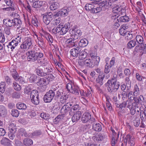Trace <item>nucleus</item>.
I'll use <instances>...</instances> for the list:
<instances>
[{
  "instance_id": "nucleus-1",
  "label": "nucleus",
  "mask_w": 146,
  "mask_h": 146,
  "mask_svg": "<svg viewBox=\"0 0 146 146\" xmlns=\"http://www.w3.org/2000/svg\"><path fill=\"white\" fill-rule=\"evenodd\" d=\"M87 53L85 50H82L79 56V60L78 64L80 66L88 68H92L95 65H98L100 61V57L97 56L96 52L90 54V57L85 59L86 57Z\"/></svg>"
},
{
  "instance_id": "nucleus-2",
  "label": "nucleus",
  "mask_w": 146,
  "mask_h": 146,
  "mask_svg": "<svg viewBox=\"0 0 146 146\" xmlns=\"http://www.w3.org/2000/svg\"><path fill=\"white\" fill-rule=\"evenodd\" d=\"M70 27V24L67 23L64 25L60 23L56 28H54L52 32L55 34L63 35L66 34Z\"/></svg>"
},
{
  "instance_id": "nucleus-3",
  "label": "nucleus",
  "mask_w": 146,
  "mask_h": 146,
  "mask_svg": "<svg viewBox=\"0 0 146 146\" xmlns=\"http://www.w3.org/2000/svg\"><path fill=\"white\" fill-rule=\"evenodd\" d=\"M105 85L107 88L108 90L110 92L116 91L119 86V85L116 82V80L115 78L108 80Z\"/></svg>"
},
{
  "instance_id": "nucleus-4",
  "label": "nucleus",
  "mask_w": 146,
  "mask_h": 146,
  "mask_svg": "<svg viewBox=\"0 0 146 146\" xmlns=\"http://www.w3.org/2000/svg\"><path fill=\"white\" fill-rule=\"evenodd\" d=\"M66 89L71 93L77 95L79 94V89L77 85L74 84L73 81L69 80L66 85Z\"/></svg>"
},
{
  "instance_id": "nucleus-5",
  "label": "nucleus",
  "mask_w": 146,
  "mask_h": 146,
  "mask_svg": "<svg viewBox=\"0 0 146 146\" xmlns=\"http://www.w3.org/2000/svg\"><path fill=\"white\" fill-rule=\"evenodd\" d=\"M3 22L7 26L9 27H16L19 26L21 24V21L20 19L16 18L12 20L4 19Z\"/></svg>"
},
{
  "instance_id": "nucleus-6",
  "label": "nucleus",
  "mask_w": 146,
  "mask_h": 146,
  "mask_svg": "<svg viewBox=\"0 0 146 146\" xmlns=\"http://www.w3.org/2000/svg\"><path fill=\"white\" fill-rule=\"evenodd\" d=\"M54 90H50L47 92L43 97V100L46 103L50 102L55 96Z\"/></svg>"
},
{
  "instance_id": "nucleus-7",
  "label": "nucleus",
  "mask_w": 146,
  "mask_h": 146,
  "mask_svg": "<svg viewBox=\"0 0 146 146\" xmlns=\"http://www.w3.org/2000/svg\"><path fill=\"white\" fill-rule=\"evenodd\" d=\"M30 97L33 103L35 105H37L39 104L38 94L36 90H33L31 92Z\"/></svg>"
},
{
  "instance_id": "nucleus-8",
  "label": "nucleus",
  "mask_w": 146,
  "mask_h": 146,
  "mask_svg": "<svg viewBox=\"0 0 146 146\" xmlns=\"http://www.w3.org/2000/svg\"><path fill=\"white\" fill-rule=\"evenodd\" d=\"M21 38L20 36H18L15 39L9 42L8 45H7L8 48H10L12 50H13L17 46L19 42H20Z\"/></svg>"
},
{
  "instance_id": "nucleus-9",
  "label": "nucleus",
  "mask_w": 146,
  "mask_h": 146,
  "mask_svg": "<svg viewBox=\"0 0 146 146\" xmlns=\"http://www.w3.org/2000/svg\"><path fill=\"white\" fill-rule=\"evenodd\" d=\"M32 44L31 39V38L26 37L25 39V41L20 46L21 49L27 50L29 49Z\"/></svg>"
},
{
  "instance_id": "nucleus-10",
  "label": "nucleus",
  "mask_w": 146,
  "mask_h": 146,
  "mask_svg": "<svg viewBox=\"0 0 146 146\" xmlns=\"http://www.w3.org/2000/svg\"><path fill=\"white\" fill-rule=\"evenodd\" d=\"M92 139L94 141L104 143L106 140V136L100 133L95 134L92 137Z\"/></svg>"
},
{
  "instance_id": "nucleus-11",
  "label": "nucleus",
  "mask_w": 146,
  "mask_h": 146,
  "mask_svg": "<svg viewBox=\"0 0 146 146\" xmlns=\"http://www.w3.org/2000/svg\"><path fill=\"white\" fill-rule=\"evenodd\" d=\"M70 34L71 36H73L75 38L76 37V38L78 39L81 35L82 33L80 29L76 28V26H74L70 29Z\"/></svg>"
},
{
  "instance_id": "nucleus-12",
  "label": "nucleus",
  "mask_w": 146,
  "mask_h": 146,
  "mask_svg": "<svg viewBox=\"0 0 146 146\" xmlns=\"http://www.w3.org/2000/svg\"><path fill=\"white\" fill-rule=\"evenodd\" d=\"M53 15L52 13L51 12L45 13L43 17L44 22L47 25H48L52 19Z\"/></svg>"
},
{
  "instance_id": "nucleus-13",
  "label": "nucleus",
  "mask_w": 146,
  "mask_h": 146,
  "mask_svg": "<svg viewBox=\"0 0 146 146\" xmlns=\"http://www.w3.org/2000/svg\"><path fill=\"white\" fill-rule=\"evenodd\" d=\"M36 52L33 51H29L26 53L27 56V59L29 61H34L36 60L35 57Z\"/></svg>"
},
{
  "instance_id": "nucleus-14",
  "label": "nucleus",
  "mask_w": 146,
  "mask_h": 146,
  "mask_svg": "<svg viewBox=\"0 0 146 146\" xmlns=\"http://www.w3.org/2000/svg\"><path fill=\"white\" fill-rule=\"evenodd\" d=\"M81 48L78 47L72 49L70 52V54L73 57L76 58L80 55Z\"/></svg>"
},
{
  "instance_id": "nucleus-15",
  "label": "nucleus",
  "mask_w": 146,
  "mask_h": 146,
  "mask_svg": "<svg viewBox=\"0 0 146 146\" xmlns=\"http://www.w3.org/2000/svg\"><path fill=\"white\" fill-rule=\"evenodd\" d=\"M91 119L90 114L88 112H85L82 116L81 118L82 121L84 123L90 122Z\"/></svg>"
},
{
  "instance_id": "nucleus-16",
  "label": "nucleus",
  "mask_w": 146,
  "mask_h": 146,
  "mask_svg": "<svg viewBox=\"0 0 146 146\" xmlns=\"http://www.w3.org/2000/svg\"><path fill=\"white\" fill-rule=\"evenodd\" d=\"M72 105L70 103H67L64 105L61 108L60 111L61 113L64 115L68 112L70 110V107Z\"/></svg>"
},
{
  "instance_id": "nucleus-17",
  "label": "nucleus",
  "mask_w": 146,
  "mask_h": 146,
  "mask_svg": "<svg viewBox=\"0 0 146 146\" xmlns=\"http://www.w3.org/2000/svg\"><path fill=\"white\" fill-rule=\"evenodd\" d=\"M74 38H70L67 39L65 41V44L66 46L69 47H72L75 45V42Z\"/></svg>"
},
{
  "instance_id": "nucleus-18",
  "label": "nucleus",
  "mask_w": 146,
  "mask_h": 146,
  "mask_svg": "<svg viewBox=\"0 0 146 146\" xmlns=\"http://www.w3.org/2000/svg\"><path fill=\"white\" fill-rule=\"evenodd\" d=\"M23 2V0H18V4L19 6V7H18V9L19 8V7L20 8H21L22 9L24 8L25 9H31L30 6L28 3H27L26 4H24Z\"/></svg>"
},
{
  "instance_id": "nucleus-19",
  "label": "nucleus",
  "mask_w": 146,
  "mask_h": 146,
  "mask_svg": "<svg viewBox=\"0 0 146 146\" xmlns=\"http://www.w3.org/2000/svg\"><path fill=\"white\" fill-rule=\"evenodd\" d=\"M82 115L81 112L78 111L76 112L72 117V120L73 122H74L78 121L80 119Z\"/></svg>"
},
{
  "instance_id": "nucleus-20",
  "label": "nucleus",
  "mask_w": 146,
  "mask_h": 146,
  "mask_svg": "<svg viewBox=\"0 0 146 146\" xmlns=\"http://www.w3.org/2000/svg\"><path fill=\"white\" fill-rule=\"evenodd\" d=\"M105 78L104 74H99L96 80V82L101 86L103 84V80Z\"/></svg>"
},
{
  "instance_id": "nucleus-21",
  "label": "nucleus",
  "mask_w": 146,
  "mask_h": 146,
  "mask_svg": "<svg viewBox=\"0 0 146 146\" xmlns=\"http://www.w3.org/2000/svg\"><path fill=\"white\" fill-rule=\"evenodd\" d=\"M60 21L61 19L60 18L55 19L51 22L49 26H50V28H51L58 25L60 23Z\"/></svg>"
},
{
  "instance_id": "nucleus-22",
  "label": "nucleus",
  "mask_w": 146,
  "mask_h": 146,
  "mask_svg": "<svg viewBox=\"0 0 146 146\" xmlns=\"http://www.w3.org/2000/svg\"><path fill=\"white\" fill-rule=\"evenodd\" d=\"M128 28L127 25H121L119 29V33L120 35L122 36L125 35V34L127 32L126 29Z\"/></svg>"
},
{
  "instance_id": "nucleus-23",
  "label": "nucleus",
  "mask_w": 146,
  "mask_h": 146,
  "mask_svg": "<svg viewBox=\"0 0 146 146\" xmlns=\"http://www.w3.org/2000/svg\"><path fill=\"white\" fill-rule=\"evenodd\" d=\"M68 13V11L67 10H61L59 11L58 12L53 15L54 16L56 17L59 16H62L63 17H65L67 16Z\"/></svg>"
},
{
  "instance_id": "nucleus-24",
  "label": "nucleus",
  "mask_w": 146,
  "mask_h": 146,
  "mask_svg": "<svg viewBox=\"0 0 146 146\" xmlns=\"http://www.w3.org/2000/svg\"><path fill=\"white\" fill-rule=\"evenodd\" d=\"M50 5V9H57L60 6L59 4L57 2H54L53 1H51L49 2Z\"/></svg>"
},
{
  "instance_id": "nucleus-25",
  "label": "nucleus",
  "mask_w": 146,
  "mask_h": 146,
  "mask_svg": "<svg viewBox=\"0 0 146 146\" xmlns=\"http://www.w3.org/2000/svg\"><path fill=\"white\" fill-rule=\"evenodd\" d=\"M4 33L5 34L8 39H10L12 37V34L10 31V29L8 27H5L4 29Z\"/></svg>"
},
{
  "instance_id": "nucleus-26",
  "label": "nucleus",
  "mask_w": 146,
  "mask_h": 146,
  "mask_svg": "<svg viewBox=\"0 0 146 146\" xmlns=\"http://www.w3.org/2000/svg\"><path fill=\"white\" fill-rule=\"evenodd\" d=\"M37 85L40 87L45 86L48 84V82L44 78H40L37 82Z\"/></svg>"
},
{
  "instance_id": "nucleus-27",
  "label": "nucleus",
  "mask_w": 146,
  "mask_h": 146,
  "mask_svg": "<svg viewBox=\"0 0 146 146\" xmlns=\"http://www.w3.org/2000/svg\"><path fill=\"white\" fill-rule=\"evenodd\" d=\"M92 129L97 131H100L102 129V127L100 124L98 123H94L93 124Z\"/></svg>"
},
{
  "instance_id": "nucleus-28",
  "label": "nucleus",
  "mask_w": 146,
  "mask_h": 146,
  "mask_svg": "<svg viewBox=\"0 0 146 146\" xmlns=\"http://www.w3.org/2000/svg\"><path fill=\"white\" fill-rule=\"evenodd\" d=\"M80 109L79 106L78 104H76L73 106L70 109L69 113L70 115H72L75 112H77Z\"/></svg>"
},
{
  "instance_id": "nucleus-29",
  "label": "nucleus",
  "mask_w": 146,
  "mask_h": 146,
  "mask_svg": "<svg viewBox=\"0 0 146 146\" xmlns=\"http://www.w3.org/2000/svg\"><path fill=\"white\" fill-rule=\"evenodd\" d=\"M2 145H9V144H11V141L8 138L3 137L0 141Z\"/></svg>"
},
{
  "instance_id": "nucleus-30",
  "label": "nucleus",
  "mask_w": 146,
  "mask_h": 146,
  "mask_svg": "<svg viewBox=\"0 0 146 146\" xmlns=\"http://www.w3.org/2000/svg\"><path fill=\"white\" fill-rule=\"evenodd\" d=\"M88 41L85 38L81 39L78 43L79 46L80 47L86 46L88 44Z\"/></svg>"
},
{
  "instance_id": "nucleus-31",
  "label": "nucleus",
  "mask_w": 146,
  "mask_h": 146,
  "mask_svg": "<svg viewBox=\"0 0 146 146\" xmlns=\"http://www.w3.org/2000/svg\"><path fill=\"white\" fill-rule=\"evenodd\" d=\"M17 107L19 110H25L27 108V106L24 103L19 102L17 104Z\"/></svg>"
},
{
  "instance_id": "nucleus-32",
  "label": "nucleus",
  "mask_w": 146,
  "mask_h": 146,
  "mask_svg": "<svg viewBox=\"0 0 146 146\" xmlns=\"http://www.w3.org/2000/svg\"><path fill=\"white\" fill-rule=\"evenodd\" d=\"M11 75L13 77L15 80H17V79L19 76L16 70L15 69H12L11 70Z\"/></svg>"
},
{
  "instance_id": "nucleus-33",
  "label": "nucleus",
  "mask_w": 146,
  "mask_h": 146,
  "mask_svg": "<svg viewBox=\"0 0 146 146\" xmlns=\"http://www.w3.org/2000/svg\"><path fill=\"white\" fill-rule=\"evenodd\" d=\"M121 10H113L112 11V15L113 17H118L122 14Z\"/></svg>"
},
{
  "instance_id": "nucleus-34",
  "label": "nucleus",
  "mask_w": 146,
  "mask_h": 146,
  "mask_svg": "<svg viewBox=\"0 0 146 146\" xmlns=\"http://www.w3.org/2000/svg\"><path fill=\"white\" fill-rule=\"evenodd\" d=\"M23 143L26 146H29L33 144V141L30 139H25L23 140Z\"/></svg>"
},
{
  "instance_id": "nucleus-35",
  "label": "nucleus",
  "mask_w": 146,
  "mask_h": 146,
  "mask_svg": "<svg viewBox=\"0 0 146 146\" xmlns=\"http://www.w3.org/2000/svg\"><path fill=\"white\" fill-rule=\"evenodd\" d=\"M96 6H98L96 5ZM95 6L91 4H86L85 6V9H97L98 8H99V7H97L95 8Z\"/></svg>"
},
{
  "instance_id": "nucleus-36",
  "label": "nucleus",
  "mask_w": 146,
  "mask_h": 146,
  "mask_svg": "<svg viewBox=\"0 0 146 146\" xmlns=\"http://www.w3.org/2000/svg\"><path fill=\"white\" fill-rule=\"evenodd\" d=\"M46 75V76L44 78L46 80V81L48 82V84L49 82L52 81L54 80V77L51 74H48Z\"/></svg>"
},
{
  "instance_id": "nucleus-37",
  "label": "nucleus",
  "mask_w": 146,
  "mask_h": 146,
  "mask_svg": "<svg viewBox=\"0 0 146 146\" xmlns=\"http://www.w3.org/2000/svg\"><path fill=\"white\" fill-rule=\"evenodd\" d=\"M36 73L38 76H44L46 75V73L43 72L42 69L39 68H38L36 69Z\"/></svg>"
},
{
  "instance_id": "nucleus-38",
  "label": "nucleus",
  "mask_w": 146,
  "mask_h": 146,
  "mask_svg": "<svg viewBox=\"0 0 146 146\" xmlns=\"http://www.w3.org/2000/svg\"><path fill=\"white\" fill-rule=\"evenodd\" d=\"M136 44V42L135 40H131L128 42L127 44V47L131 49L134 47Z\"/></svg>"
},
{
  "instance_id": "nucleus-39",
  "label": "nucleus",
  "mask_w": 146,
  "mask_h": 146,
  "mask_svg": "<svg viewBox=\"0 0 146 146\" xmlns=\"http://www.w3.org/2000/svg\"><path fill=\"white\" fill-rule=\"evenodd\" d=\"M125 38L128 40H129L133 38L132 34L129 31H127L126 33L123 35Z\"/></svg>"
},
{
  "instance_id": "nucleus-40",
  "label": "nucleus",
  "mask_w": 146,
  "mask_h": 146,
  "mask_svg": "<svg viewBox=\"0 0 146 146\" xmlns=\"http://www.w3.org/2000/svg\"><path fill=\"white\" fill-rule=\"evenodd\" d=\"M133 91L134 96H137L139 94V90L137 84L135 85L134 86Z\"/></svg>"
},
{
  "instance_id": "nucleus-41",
  "label": "nucleus",
  "mask_w": 146,
  "mask_h": 146,
  "mask_svg": "<svg viewBox=\"0 0 146 146\" xmlns=\"http://www.w3.org/2000/svg\"><path fill=\"white\" fill-rule=\"evenodd\" d=\"M39 33L41 36H44L45 37L47 35H49V33L46 32L44 29L42 28L40 30Z\"/></svg>"
},
{
  "instance_id": "nucleus-42",
  "label": "nucleus",
  "mask_w": 146,
  "mask_h": 146,
  "mask_svg": "<svg viewBox=\"0 0 146 146\" xmlns=\"http://www.w3.org/2000/svg\"><path fill=\"white\" fill-rule=\"evenodd\" d=\"M6 113V110L5 108L3 106H0V114L1 115H5Z\"/></svg>"
},
{
  "instance_id": "nucleus-43",
  "label": "nucleus",
  "mask_w": 146,
  "mask_h": 146,
  "mask_svg": "<svg viewBox=\"0 0 146 146\" xmlns=\"http://www.w3.org/2000/svg\"><path fill=\"white\" fill-rule=\"evenodd\" d=\"M32 23L35 27H38V24L39 23L37 18L35 16H34L33 17L32 20Z\"/></svg>"
},
{
  "instance_id": "nucleus-44",
  "label": "nucleus",
  "mask_w": 146,
  "mask_h": 146,
  "mask_svg": "<svg viewBox=\"0 0 146 146\" xmlns=\"http://www.w3.org/2000/svg\"><path fill=\"white\" fill-rule=\"evenodd\" d=\"M28 77L29 78V81L32 82L36 80V76L33 74H30L29 75Z\"/></svg>"
},
{
  "instance_id": "nucleus-45",
  "label": "nucleus",
  "mask_w": 146,
  "mask_h": 146,
  "mask_svg": "<svg viewBox=\"0 0 146 146\" xmlns=\"http://www.w3.org/2000/svg\"><path fill=\"white\" fill-rule=\"evenodd\" d=\"M14 89L16 90H20L21 89V86L16 82L13 83V86Z\"/></svg>"
},
{
  "instance_id": "nucleus-46",
  "label": "nucleus",
  "mask_w": 146,
  "mask_h": 146,
  "mask_svg": "<svg viewBox=\"0 0 146 146\" xmlns=\"http://www.w3.org/2000/svg\"><path fill=\"white\" fill-rule=\"evenodd\" d=\"M133 92H129L128 95V97L129 100L130 101L131 104V102L134 99L135 97L134 96V94L133 95Z\"/></svg>"
},
{
  "instance_id": "nucleus-47",
  "label": "nucleus",
  "mask_w": 146,
  "mask_h": 146,
  "mask_svg": "<svg viewBox=\"0 0 146 146\" xmlns=\"http://www.w3.org/2000/svg\"><path fill=\"white\" fill-rule=\"evenodd\" d=\"M8 128L9 131H15V125L14 123H11L9 125L8 127Z\"/></svg>"
},
{
  "instance_id": "nucleus-48",
  "label": "nucleus",
  "mask_w": 146,
  "mask_h": 146,
  "mask_svg": "<svg viewBox=\"0 0 146 146\" xmlns=\"http://www.w3.org/2000/svg\"><path fill=\"white\" fill-rule=\"evenodd\" d=\"M19 111L16 109H13L12 111L11 114L13 117H17L19 115Z\"/></svg>"
},
{
  "instance_id": "nucleus-49",
  "label": "nucleus",
  "mask_w": 146,
  "mask_h": 146,
  "mask_svg": "<svg viewBox=\"0 0 146 146\" xmlns=\"http://www.w3.org/2000/svg\"><path fill=\"white\" fill-rule=\"evenodd\" d=\"M40 116L41 118L45 120H47L49 119V115L48 114L44 112L41 113Z\"/></svg>"
},
{
  "instance_id": "nucleus-50",
  "label": "nucleus",
  "mask_w": 146,
  "mask_h": 146,
  "mask_svg": "<svg viewBox=\"0 0 146 146\" xmlns=\"http://www.w3.org/2000/svg\"><path fill=\"white\" fill-rule=\"evenodd\" d=\"M15 131H9L8 136L11 139L13 140L14 138V134L15 133Z\"/></svg>"
},
{
  "instance_id": "nucleus-51",
  "label": "nucleus",
  "mask_w": 146,
  "mask_h": 146,
  "mask_svg": "<svg viewBox=\"0 0 146 146\" xmlns=\"http://www.w3.org/2000/svg\"><path fill=\"white\" fill-rule=\"evenodd\" d=\"M119 20L122 22H127L129 21V18L127 16L125 15L119 18Z\"/></svg>"
},
{
  "instance_id": "nucleus-52",
  "label": "nucleus",
  "mask_w": 146,
  "mask_h": 146,
  "mask_svg": "<svg viewBox=\"0 0 146 146\" xmlns=\"http://www.w3.org/2000/svg\"><path fill=\"white\" fill-rule=\"evenodd\" d=\"M68 98V96L64 95L62 96L60 99V101L63 104L66 102Z\"/></svg>"
},
{
  "instance_id": "nucleus-53",
  "label": "nucleus",
  "mask_w": 146,
  "mask_h": 146,
  "mask_svg": "<svg viewBox=\"0 0 146 146\" xmlns=\"http://www.w3.org/2000/svg\"><path fill=\"white\" fill-rule=\"evenodd\" d=\"M5 89V83L3 82H1L0 83V92L1 93L4 92Z\"/></svg>"
},
{
  "instance_id": "nucleus-54",
  "label": "nucleus",
  "mask_w": 146,
  "mask_h": 146,
  "mask_svg": "<svg viewBox=\"0 0 146 146\" xmlns=\"http://www.w3.org/2000/svg\"><path fill=\"white\" fill-rule=\"evenodd\" d=\"M49 43H52L53 42V38L52 36L49 34V35H47L45 37Z\"/></svg>"
},
{
  "instance_id": "nucleus-55",
  "label": "nucleus",
  "mask_w": 146,
  "mask_h": 146,
  "mask_svg": "<svg viewBox=\"0 0 146 146\" xmlns=\"http://www.w3.org/2000/svg\"><path fill=\"white\" fill-rule=\"evenodd\" d=\"M110 66H109L108 64L107 63L105 66V69L104 70L105 72L106 73H108L110 71Z\"/></svg>"
},
{
  "instance_id": "nucleus-56",
  "label": "nucleus",
  "mask_w": 146,
  "mask_h": 146,
  "mask_svg": "<svg viewBox=\"0 0 146 146\" xmlns=\"http://www.w3.org/2000/svg\"><path fill=\"white\" fill-rule=\"evenodd\" d=\"M140 122V120L138 118H136L133 121V123L134 126L137 127L139 126Z\"/></svg>"
},
{
  "instance_id": "nucleus-57",
  "label": "nucleus",
  "mask_w": 146,
  "mask_h": 146,
  "mask_svg": "<svg viewBox=\"0 0 146 146\" xmlns=\"http://www.w3.org/2000/svg\"><path fill=\"white\" fill-rule=\"evenodd\" d=\"M136 40L138 42H140L141 43L143 40L142 37L140 35H138L136 37Z\"/></svg>"
},
{
  "instance_id": "nucleus-58",
  "label": "nucleus",
  "mask_w": 146,
  "mask_h": 146,
  "mask_svg": "<svg viewBox=\"0 0 146 146\" xmlns=\"http://www.w3.org/2000/svg\"><path fill=\"white\" fill-rule=\"evenodd\" d=\"M36 40V42L38 43L40 46L42 47L43 45L44 42L43 40L41 39L40 38L37 40Z\"/></svg>"
},
{
  "instance_id": "nucleus-59",
  "label": "nucleus",
  "mask_w": 146,
  "mask_h": 146,
  "mask_svg": "<svg viewBox=\"0 0 146 146\" xmlns=\"http://www.w3.org/2000/svg\"><path fill=\"white\" fill-rule=\"evenodd\" d=\"M55 65L58 67L59 68H60L62 70H64L63 68V66L61 64V63H60L56 61L55 62Z\"/></svg>"
},
{
  "instance_id": "nucleus-60",
  "label": "nucleus",
  "mask_w": 146,
  "mask_h": 146,
  "mask_svg": "<svg viewBox=\"0 0 146 146\" xmlns=\"http://www.w3.org/2000/svg\"><path fill=\"white\" fill-rule=\"evenodd\" d=\"M140 115L141 119L142 121L145 122L146 117L145 118V117L144 116V111H141Z\"/></svg>"
},
{
  "instance_id": "nucleus-61",
  "label": "nucleus",
  "mask_w": 146,
  "mask_h": 146,
  "mask_svg": "<svg viewBox=\"0 0 146 146\" xmlns=\"http://www.w3.org/2000/svg\"><path fill=\"white\" fill-rule=\"evenodd\" d=\"M17 81H19L21 84H23L25 82V81L24 80L23 78L21 76H19L17 79Z\"/></svg>"
},
{
  "instance_id": "nucleus-62",
  "label": "nucleus",
  "mask_w": 146,
  "mask_h": 146,
  "mask_svg": "<svg viewBox=\"0 0 146 146\" xmlns=\"http://www.w3.org/2000/svg\"><path fill=\"white\" fill-rule=\"evenodd\" d=\"M125 82L127 87H130L131 86V82L128 77L125 78Z\"/></svg>"
},
{
  "instance_id": "nucleus-63",
  "label": "nucleus",
  "mask_w": 146,
  "mask_h": 146,
  "mask_svg": "<svg viewBox=\"0 0 146 146\" xmlns=\"http://www.w3.org/2000/svg\"><path fill=\"white\" fill-rule=\"evenodd\" d=\"M43 54L41 53H36V52L35 57L36 58V60L38 58H40L43 57Z\"/></svg>"
},
{
  "instance_id": "nucleus-64",
  "label": "nucleus",
  "mask_w": 146,
  "mask_h": 146,
  "mask_svg": "<svg viewBox=\"0 0 146 146\" xmlns=\"http://www.w3.org/2000/svg\"><path fill=\"white\" fill-rule=\"evenodd\" d=\"M133 137H132L129 135H127L126 136L125 139L126 140V142L128 143Z\"/></svg>"
}]
</instances>
